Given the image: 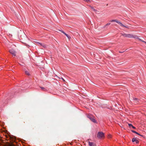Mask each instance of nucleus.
I'll return each mask as SVG.
<instances>
[{
  "instance_id": "f257e3e1",
  "label": "nucleus",
  "mask_w": 146,
  "mask_h": 146,
  "mask_svg": "<svg viewBox=\"0 0 146 146\" xmlns=\"http://www.w3.org/2000/svg\"><path fill=\"white\" fill-rule=\"evenodd\" d=\"M104 137V134L102 132H99L97 135V137L99 138H101Z\"/></svg>"
},
{
  "instance_id": "dca6fc26",
  "label": "nucleus",
  "mask_w": 146,
  "mask_h": 146,
  "mask_svg": "<svg viewBox=\"0 0 146 146\" xmlns=\"http://www.w3.org/2000/svg\"><path fill=\"white\" fill-rule=\"evenodd\" d=\"M117 20L116 19H113L110 20V22H115L117 23Z\"/></svg>"
},
{
  "instance_id": "aec40b11",
  "label": "nucleus",
  "mask_w": 146,
  "mask_h": 146,
  "mask_svg": "<svg viewBox=\"0 0 146 146\" xmlns=\"http://www.w3.org/2000/svg\"><path fill=\"white\" fill-rule=\"evenodd\" d=\"M85 2L87 3H88L89 2H91L90 0H86Z\"/></svg>"
},
{
  "instance_id": "a211bd4d",
  "label": "nucleus",
  "mask_w": 146,
  "mask_h": 146,
  "mask_svg": "<svg viewBox=\"0 0 146 146\" xmlns=\"http://www.w3.org/2000/svg\"><path fill=\"white\" fill-rule=\"evenodd\" d=\"M110 24V23H107L106 25H105L104 26V27L105 28L106 26L108 25H109Z\"/></svg>"
},
{
  "instance_id": "6e6552de",
  "label": "nucleus",
  "mask_w": 146,
  "mask_h": 146,
  "mask_svg": "<svg viewBox=\"0 0 146 146\" xmlns=\"http://www.w3.org/2000/svg\"><path fill=\"white\" fill-rule=\"evenodd\" d=\"M128 125H129V127L130 128H132L133 129H136V127H135L133 126V125L129 123Z\"/></svg>"
},
{
  "instance_id": "7ed1b4c3",
  "label": "nucleus",
  "mask_w": 146,
  "mask_h": 146,
  "mask_svg": "<svg viewBox=\"0 0 146 146\" xmlns=\"http://www.w3.org/2000/svg\"><path fill=\"white\" fill-rule=\"evenodd\" d=\"M9 52L14 56H16V52L13 49L10 50H9Z\"/></svg>"
},
{
  "instance_id": "f03ea898",
  "label": "nucleus",
  "mask_w": 146,
  "mask_h": 146,
  "mask_svg": "<svg viewBox=\"0 0 146 146\" xmlns=\"http://www.w3.org/2000/svg\"><path fill=\"white\" fill-rule=\"evenodd\" d=\"M121 35L124 37L127 38H131L133 36V35L130 34H126L125 33H121Z\"/></svg>"
},
{
  "instance_id": "6ab92c4d",
  "label": "nucleus",
  "mask_w": 146,
  "mask_h": 146,
  "mask_svg": "<svg viewBox=\"0 0 146 146\" xmlns=\"http://www.w3.org/2000/svg\"><path fill=\"white\" fill-rule=\"evenodd\" d=\"M59 31L61 32L62 33H63L64 34V35L66 33H65L64 31H63L62 30H59Z\"/></svg>"
},
{
  "instance_id": "423d86ee",
  "label": "nucleus",
  "mask_w": 146,
  "mask_h": 146,
  "mask_svg": "<svg viewBox=\"0 0 146 146\" xmlns=\"http://www.w3.org/2000/svg\"><path fill=\"white\" fill-rule=\"evenodd\" d=\"M131 131L133 133H135V134H137L141 137H143V135H141L140 134H139V133H138L137 132L133 130H131Z\"/></svg>"
},
{
  "instance_id": "f8f14e48",
  "label": "nucleus",
  "mask_w": 146,
  "mask_h": 146,
  "mask_svg": "<svg viewBox=\"0 0 146 146\" xmlns=\"http://www.w3.org/2000/svg\"><path fill=\"white\" fill-rule=\"evenodd\" d=\"M25 73L26 75L28 76H29L30 75V74L29 73V72L27 71H25Z\"/></svg>"
},
{
  "instance_id": "c756f323",
  "label": "nucleus",
  "mask_w": 146,
  "mask_h": 146,
  "mask_svg": "<svg viewBox=\"0 0 146 146\" xmlns=\"http://www.w3.org/2000/svg\"><path fill=\"white\" fill-rule=\"evenodd\" d=\"M1 68H0V70H1Z\"/></svg>"
},
{
  "instance_id": "393cba45",
  "label": "nucleus",
  "mask_w": 146,
  "mask_h": 146,
  "mask_svg": "<svg viewBox=\"0 0 146 146\" xmlns=\"http://www.w3.org/2000/svg\"><path fill=\"white\" fill-rule=\"evenodd\" d=\"M37 43L38 44H40L41 45H42V43H40L39 42H37Z\"/></svg>"
},
{
  "instance_id": "412c9836",
  "label": "nucleus",
  "mask_w": 146,
  "mask_h": 146,
  "mask_svg": "<svg viewBox=\"0 0 146 146\" xmlns=\"http://www.w3.org/2000/svg\"><path fill=\"white\" fill-rule=\"evenodd\" d=\"M85 2L87 3H88L89 2H91L90 0H86Z\"/></svg>"
},
{
  "instance_id": "f3484780",
  "label": "nucleus",
  "mask_w": 146,
  "mask_h": 146,
  "mask_svg": "<svg viewBox=\"0 0 146 146\" xmlns=\"http://www.w3.org/2000/svg\"><path fill=\"white\" fill-rule=\"evenodd\" d=\"M90 7H91V8L92 9H93V11H95V12H96L97 11V10H96V9H95L93 7H92V6H90Z\"/></svg>"
},
{
  "instance_id": "20e7f679",
  "label": "nucleus",
  "mask_w": 146,
  "mask_h": 146,
  "mask_svg": "<svg viewBox=\"0 0 146 146\" xmlns=\"http://www.w3.org/2000/svg\"><path fill=\"white\" fill-rule=\"evenodd\" d=\"M136 138L134 137L132 139V141L133 142H135L136 144H138L139 143V141L136 139Z\"/></svg>"
},
{
  "instance_id": "9b49d317",
  "label": "nucleus",
  "mask_w": 146,
  "mask_h": 146,
  "mask_svg": "<svg viewBox=\"0 0 146 146\" xmlns=\"http://www.w3.org/2000/svg\"><path fill=\"white\" fill-rule=\"evenodd\" d=\"M93 117V116L92 115H87V117L89 118L90 119H91V118L92 117Z\"/></svg>"
},
{
  "instance_id": "ddd939ff",
  "label": "nucleus",
  "mask_w": 146,
  "mask_h": 146,
  "mask_svg": "<svg viewBox=\"0 0 146 146\" xmlns=\"http://www.w3.org/2000/svg\"><path fill=\"white\" fill-rule=\"evenodd\" d=\"M133 36L132 37H131V38H136L138 39L139 37L138 36H137V35H133Z\"/></svg>"
},
{
  "instance_id": "c85d7f7f",
  "label": "nucleus",
  "mask_w": 146,
  "mask_h": 146,
  "mask_svg": "<svg viewBox=\"0 0 146 146\" xmlns=\"http://www.w3.org/2000/svg\"><path fill=\"white\" fill-rule=\"evenodd\" d=\"M83 1H86V0H83Z\"/></svg>"
},
{
  "instance_id": "a878e982",
  "label": "nucleus",
  "mask_w": 146,
  "mask_h": 146,
  "mask_svg": "<svg viewBox=\"0 0 146 146\" xmlns=\"http://www.w3.org/2000/svg\"><path fill=\"white\" fill-rule=\"evenodd\" d=\"M125 51H122H122H119V52L120 53H122L124 52Z\"/></svg>"
},
{
  "instance_id": "4468645a",
  "label": "nucleus",
  "mask_w": 146,
  "mask_h": 146,
  "mask_svg": "<svg viewBox=\"0 0 146 146\" xmlns=\"http://www.w3.org/2000/svg\"><path fill=\"white\" fill-rule=\"evenodd\" d=\"M40 88L43 90L44 91H47L46 89L45 88H44L43 87H40Z\"/></svg>"
},
{
  "instance_id": "b1692460",
  "label": "nucleus",
  "mask_w": 146,
  "mask_h": 146,
  "mask_svg": "<svg viewBox=\"0 0 146 146\" xmlns=\"http://www.w3.org/2000/svg\"><path fill=\"white\" fill-rule=\"evenodd\" d=\"M138 40H139V41H141V42H142V41H143L141 38H138Z\"/></svg>"
},
{
  "instance_id": "cd10ccee",
  "label": "nucleus",
  "mask_w": 146,
  "mask_h": 146,
  "mask_svg": "<svg viewBox=\"0 0 146 146\" xmlns=\"http://www.w3.org/2000/svg\"><path fill=\"white\" fill-rule=\"evenodd\" d=\"M142 42H144L146 44V42L145 41H144L143 40L142 41Z\"/></svg>"
},
{
  "instance_id": "1a4fd4ad",
  "label": "nucleus",
  "mask_w": 146,
  "mask_h": 146,
  "mask_svg": "<svg viewBox=\"0 0 146 146\" xmlns=\"http://www.w3.org/2000/svg\"><path fill=\"white\" fill-rule=\"evenodd\" d=\"M133 100L134 101H135L136 102H139V99L134 97H133Z\"/></svg>"
},
{
  "instance_id": "bb28decb",
  "label": "nucleus",
  "mask_w": 146,
  "mask_h": 146,
  "mask_svg": "<svg viewBox=\"0 0 146 146\" xmlns=\"http://www.w3.org/2000/svg\"><path fill=\"white\" fill-rule=\"evenodd\" d=\"M61 79L64 82H65V80L62 78H61Z\"/></svg>"
},
{
  "instance_id": "0eeeda50",
  "label": "nucleus",
  "mask_w": 146,
  "mask_h": 146,
  "mask_svg": "<svg viewBox=\"0 0 146 146\" xmlns=\"http://www.w3.org/2000/svg\"><path fill=\"white\" fill-rule=\"evenodd\" d=\"M88 144L89 146H96V144L93 142L89 141Z\"/></svg>"
},
{
  "instance_id": "9d476101",
  "label": "nucleus",
  "mask_w": 146,
  "mask_h": 146,
  "mask_svg": "<svg viewBox=\"0 0 146 146\" xmlns=\"http://www.w3.org/2000/svg\"><path fill=\"white\" fill-rule=\"evenodd\" d=\"M117 23L120 25L122 27L124 26V25L122 23L118 21H117Z\"/></svg>"
},
{
  "instance_id": "2eb2a0df",
  "label": "nucleus",
  "mask_w": 146,
  "mask_h": 146,
  "mask_svg": "<svg viewBox=\"0 0 146 146\" xmlns=\"http://www.w3.org/2000/svg\"><path fill=\"white\" fill-rule=\"evenodd\" d=\"M65 35L68 37V38L69 39H70V38H71V37L70 36V35H68V34L66 33L65 34Z\"/></svg>"
},
{
  "instance_id": "4be33fe9",
  "label": "nucleus",
  "mask_w": 146,
  "mask_h": 146,
  "mask_svg": "<svg viewBox=\"0 0 146 146\" xmlns=\"http://www.w3.org/2000/svg\"><path fill=\"white\" fill-rule=\"evenodd\" d=\"M123 27H125V28H127V29L129 28L128 26H126L125 25H124V26H123Z\"/></svg>"
},
{
  "instance_id": "39448f33",
  "label": "nucleus",
  "mask_w": 146,
  "mask_h": 146,
  "mask_svg": "<svg viewBox=\"0 0 146 146\" xmlns=\"http://www.w3.org/2000/svg\"><path fill=\"white\" fill-rule=\"evenodd\" d=\"M90 120L94 123H97L96 120L94 119V116L91 118Z\"/></svg>"
},
{
  "instance_id": "5701e85b",
  "label": "nucleus",
  "mask_w": 146,
  "mask_h": 146,
  "mask_svg": "<svg viewBox=\"0 0 146 146\" xmlns=\"http://www.w3.org/2000/svg\"><path fill=\"white\" fill-rule=\"evenodd\" d=\"M111 135H108V137L109 138H111Z\"/></svg>"
}]
</instances>
